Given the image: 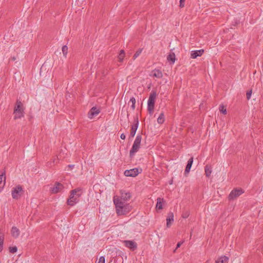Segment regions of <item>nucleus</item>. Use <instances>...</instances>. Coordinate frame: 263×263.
Here are the masks:
<instances>
[{
    "mask_svg": "<svg viewBox=\"0 0 263 263\" xmlns=\"http://www.w3.org/2000/svg\"><path fill=\"white\" fill-rule=\"evenodd\" d=\"M119 54H125V52H124V50H121L120 51V53H119Z\"/></svg>",
    "mask_w": 263,
    "mask_h": 263,
    "instance_id": "79ce46f5",
    "label": "nucleus"
},
{
    "mask_svg": "<svg viewBox=\"0 0 263 263\" xmlns=\"http://www.w3.org/2000/svg\"><path fill=\"white\" fill-rule=\"evenodd\" d=\"M74 165L69 164V165H67V167L68 168V169L71 170L74 167Z\"/></svg>",
    "mask_w": 263,
    "mask_h": 263,
    "instance_id": "58836bf2",
    "label": "nucleus"
},
{
    "mask_svg": "<svg viewBox=\"0 0 263 263\" xmlns=\"http://www.w3.org/2000/svg\"><path fill=\"white\" fill-rule=\"evenodd\" d=\"M193 162V157H191V158H190V159H189V160H188V161H187V164H189L190 165H192Z\"/></svg>",
    "mask_w": 263,
    "mask_h": 263,
    "instance_id": "e433bc0d",
    "label": "nucleus"
},
{
    "mask_svg": "<svg viewBox=\"0 0 263 263\" xmlns=\"http://www.w3.org/2000/svg\"><path fill=\"white\" fill-rule=\"evenodd\" d=\"M100 112L99 109L96 107H93L91 108L88 113V117L90 119H92L94 116L98 115Z\"/></svg>",
    "mask_w": 263,
    "mask_h": 263,
    "instance_id": "f8f14e48",
    "label": "nucleus"
},
{
    "mask_svg": "<svg viewBox=\"0 0 263 263\" xmlns=\"http://www.w3.org/2000/svg\"><path fill=\"white\" fill-rule=\"evenodd\" d=\"M5 171H4V172H3L1 174H0V189L3 188L4 186L5 185Z\"/></svg>",
    "mask_w": 263,
    "mask_h": 263,
    "instance_id": "2eb2a0df",
    "label": "nucleus"
},
{
    "mask_svg": "<svg viewBox=\"0 0 263 263\" xmlns=\"http://www.w3.org/2000/svg\"><path fill=\"white\" fill-rule=\"evenodd\" d=\"M143 48H140L135 52L133 56L134 60H135L139 56Z\"/></svg>",
    "mask_w": 263,
    "mask_h": 263,
    "instance_id": "393cba45",
    "label": "nucleus"
},
{
    "mask_svg": "<svg viewBox=\"0 0 263 263\" xmlns=\"http://www.w3.org/2000/svg\"><path fill=\"white\" fill-rule=\"evenodd\" d=\"M204 51L203 49L192 51L191 53V57L192 59H196L197 57L201 56L204 53Z\"/></svg>",
    "mask_w": 263,
    "mask_h": 263,
    "instance_id": "ddd939ff",
    "label": "nucleus"
},
{
    "mask_svg": "<svg viewBox=\"0 0 263 263\" xmlns=\"http://www.w3.org/2000/svg\"><path fill=\"white\" fill-rule=\"evenodd\" d=\"M130 102L132 103L131 108L132 110H134L135 109L136 99L134 97H132L130 99L128 104Z\"/></svg>",
    "mask_w": 263,
    "mask_h": 263,
    "instance_id": "b1692460",
    "label": "nucleus"
},
{
    "mask_svg": "<svg viewBox=\"0 0 263 263\" xmlns=\"http://www.w3.org/2000/svg\"><path fill=\"white\" fill-rule=\"evenodd\" d=\"M79 201V199L77 197L73 198L72 197H69L67 201V203L70 206L74 205Z\"/></svg>",
    "mask_w": 263,
    "mask_h": 263,
    "instance_id": "f3484780",
    "label": "nucleus"
},
{
    "mask_svg": "<svg viewBox=\"0 0 263 263\" xmlns=\"http://www.w3.org/2000/svg\"><path fill=\"white\" fill-rule=\"evenodd\" d=\"M139 126V119L137 115L134 117V124L131 127L130 136L131 137H134L135 136L136 131Z\"/></svg>",
    "mask_w": 263,
    "mask_h": 263,
    "instance_id": "6e6552de",
    "label": "nucleus"
},
{
    "mask_svg": "<svg viewBox=\"0 0 263 263\" xmlns=\"http://www.w3.org/2000/svg\"><path fill=\"white\" fill-rule=\"evenodd\" d=\"M80 191L81 190L79 189H76L75 190H72L71 191L70 197H72L73 198L76 197L74 195H76L78 192H80Z\"/></svg>",
    "mask_w": 263,
    "mask_h": 263,
    "instance_id": "bb28decb",
    "label": "nucleus"
},
{
    "mask_svg": "<svg viewBox=\"0 0 263 263\" xmlns=\"http://www.w3.org/2000/svg\"><path fill=\"white\" fill-rule=\"evenodd\" d=\"M165 201L163 198H158L156 208L158 210H162Z\"/></svg>",
    "mask_w": 263,
    "mask_h": 263,
    "instance_id": "4468645a",
    "label": "nucleus"
},
{
    "mask_svg": "<svg viewBox=\"0 0 263 263\" xmlns=\"http://www.w3.org/2000/svg\"><path fill=\"white\" fill-rule=\"evenodd\" d=\"M116 206V213L118 215H125L132 209V206L129 203L121 201V199H113Z\"/></svg>",
    "mask_w": 263,
    "mask_h": 263,
    "instance_id": "f257e3e1",
    "label": "nucleus"
},
{
    "mask_svg": "<svg viewBox=\"0 0 263 263\" xmlns=\"http://www.w3.org/2000/svg\"><path fill=\"white\" fill-rule=\"evenodd\" d=\"M152 74L154 77L157 78H161L163 76L161 70L158 69H155L152 71Z\"/></svg>",
    "mask_w": 263,
    "mask_h": 263,
    "instance_id": "a211bd4d",
    "label": "nucleus"
},
{
    "mask_svg": "<svg viewBox=\"0 0 263 263\" xmlns=\"http://www.w3.org/2000/svg\"><path fill=\"white\" fill-rule=\"evenodd\" d=\"M205 174L206 177L210 176L212 173V167L210 165H206L204 167Z\"/></svg>",
    "mask_w": 263,
    "mask_h": 263,
    "instance_id": "aec40b11",
    "label": "nucleus"
},
{
    "mask_svg": "<svg viewBox=\"0 0 263 263\" xmlns=\"http://www.w3.org/2000/svg\"><path fill=\"white\" fill-rule=\"evenodd\" d=\"M98 263H105V257L104 256H101Z\"/></svg>",
    "mask_w": 263,
    "mask_h": 263,
    "instance_id": "f704fd0d",
    "label": "nucleus"
},
{
    "mask_svg": "<svg viewBox=\"0 0 263 263\" xmlns=\"http://www.w3.org/2000/svg\"><path fill=\"white\" fill-rule=\"evenodd\" d=\"M16 57H12V58H11V60H12V61H15V60H16Z\"/></svg>",
    "mask_w": 263,
    "mask_h": 263,
    "instance_id": "37998d69",
    "label": "nucleus"
},
{
    "mask_svg": "<svg viewBox=\"0 0 263 263\" xmlns=\"http://www.w3.org/2000/svg\"><path fill=\"white\" fill-rule=\"evenodd\" d=\"M20 234V231H12V236L15 238H18Z\"/></svg>",
    "mask_w": 263,
    "mask_h": 263,
    "instance_id": "7c9ffc66",
    "label": "nucleus"
},
{
    "mask_svg": "<svg viewBox=\"0 0 263 263\" xmlns=\"http://www.w3.org/2000/svg\"><path fill=\"white\" fill-rule=\"evenodd\" d=\"M140 172H139V170L137 168H134L133 169H130L129 170L125 171L124 174L125 176L127 177H136L137 176Z\"/></svg>",
    "mask_w": 263,
    "mask_h": 263,
    "instance_id": "9d476101",
    "label": "nucleus"
},
{
    "mask_svg": "<svg viewBox=\"0 0 263 263\" xmlns=\"http://www.w3.org/2000/svg\"><path fill=\"white\" fill-rule=\"evenodd\" d=\"M11 230H18L16 227H13Z\"/></svg>",
    "mask_w": 263,
    "mask_h": 263,
    "instance_id": "c03bdc74",
    "label": "nucleus"
},
{
    "mask_svg": "<svg viewBox=\"0 0 263 263\" xmlns=\"http://www.w3.org/2000/svg\"><path fill=\"white\" fill-rule=\"evenodd\" d=\"M219 110L223 114L226 115L227 114V109L224 108L223 106L220 105L219 107Z\"/></svg>",
    "mask_w": 263,
    "mask_h": 263,
    "instance_id": "2f4dec72",
    "label": "nucleus"
},
{
    "mask_svg": "<svg viewBox=\"0 0 263 263\" xmlns=\"http://www.w3.org/2000/svg\"><path fill=\"white\" fill-rule=\"evenodd\" d=\"M62 52L64 56L66 57L68 53V47L66 45L62 47Z\"/></svg>",
    "mask_w": 263,
    "mask_h": 263,
    "instance_id": "a878e982",
    "label": "nucleus"
},
{
    "mask_svg": "<svg viewBox=\"0 0 263 263\" xmlns=\"http://www.w3.org/2000/svg\"><path fill=\"white\" fill-rule=\"evenodd\" d=\"M167 60L168 61H171L172 63H174L175 61V54L174 53L169 54L167 57Z\"/></svg>",
    "mask_w": 263,
    "mask_h": 263,
    "instance_id": "5701e85b",
    "label": "nucleus"
},
{
    "mask_svg": "<svg viewBox=\"0 0 263 263\" xmlns=\"http://www.w3.org/2000/svg\"><path fill=\"white\" fill-rule=\"evenodd\" d=\"M190 215V213L189 211H184L182 212V217L183 218H187L189 217Z\"/></svg>",
    "mask_w": 263,
    "mask_h": 263,
    "instance_id": "cd10ccee",
    "label": "nucleus"
},
{
    "mask_svg": "<svg viewBox=\"0 0 263 263\" xmlns=\"http://www.w3.org/2000/svg\"><path fill=\"white\" fill-rule=\"evenodd\" d=\"M24 235H25V238H26L29 236V234H28V233H24L21 235V237L22 238Z\"/></svg>",
    "mask_w": 263,
    "mask_h": 263,
    "instance_id": "a19ab883",
    "label": "nucleus"
},
{
    "mask_svg": "<svg viewBox=\"0 0 263 263\" xmlns=\"http://www.w3.org/2000/svg\"><path fill=\"white\" fill-rule=\"evenodd\" d=\"M64 188L62 184L59 182L55 183L54 186L51 189V191L52 193L57 194L61 192Z\"/></svg>",
    "mask_w": 263,
    "mask_h": 263,
    "instance_id": "9b49d317",
    "label": "nucleus"
},
{
    "mask_svg": "<svg viewBox=\"0 0 263 263\" xmlns=\"http://www.w3.org/2000/svg\"><path fill=\"white\" fill-rule=\"evenodd\" d=\"M132 197V195L129 192H126L125 191H121L120 197H114V199H121V201L124 202L125 203L128 201Z\"/></svg>",
    "mask_w": 263,
    "mask_h": 263,
    "instance_id": "423d86ee",
    "label": "nucleus"
},
{
    "mask_svg": "<svg viewBox=\"0 0 263 263\" xmlns=\"http://www.w3.org/2000/svg\"><path fill=\"white\" fill-rule=\"evenodd\" d=\"M4 241V234L0 231V252H1L3 249V244Z\"/></svg>",
    "mask_w": 263,
    "mask_h": 263,
    "instance_id": "412c9836",
    "label": "nucleus"
},
{
    "mask_svg": "<svg viewBox=\"0 0 263 263\" xmlns=\"http://www.w3.org/2000/svg\"><path fill=\"white\" fill-rule=\"evenodd\" d=\"M172 182H173V180H172L171 181H170V183L171 184H172Z\"/></svg>",
    "mask_w": 263,
    "mask_h": 263,
    "instance_id": "a18cd8bd",
    "label": "nucleus"
},
{
    "mask_svg": "<svg viewBox=\"0 0 263 263\" xmlns=\"http://www.w3.org/2000/svg\"><path fill=\"white\" fill-rule=\"evenodd\" d=\"M124 56H125V54H119V55H118V58H119V61L120 62H122L124 59Z\"/></svg>",
    "mask_w": 263,
    "mask_h": 263,
    "instance_id": "72a5a7b5",
    "label": "nucleus"
},
{
    "mask_svg": "<svg viewBox=\"0 0 263 263\" xmlns=\"http://www.w3.org/2000/svg\"><path fill=\"white\" fill-rule=\"evenodd\" d=\"M174 221V214L173 212H170L168 214L167 218H166V226L168 228L171 224L172 222Z\"/></svg>",
    "mask_w": 263,
    "mask_h": 263,
    "instance_id": "dca6fc26",
    "label": "nucleus"
},
{
    "mask_svg": "<svg viewBox=\"0 0 263 263\" xmlns=\"http://www.w3.org/2000/svg\"><path fill=\"white\" fill-rule=\"evenodd\" d=\"M184 1L185 0H180V5L179 6L181 8H183L184 7Z\"/></svg>",
    "mask_w": 263,
    "mask_h": 263,
    "instance_id": "c9c22d12",
    "label": "nucleus"
},
{
    "mask_svg": "<svg viewBox=\"0 0 263 263\" xmlns=\"http://www.w3.org/2000/svg\"><path fill=\"white\" fill-rule=\"evenodd\" d=\"M156 96V91L155 90L152 91L147 102V110L150 115L153 114L154 112Z\"/></svg>",
    "mask_w": 263,
    "mask_h": 263,
    "instance_id": "7ed1b4c3",
    "label": "nucleus"
},
{
    "mask_svg": "<svg viewBox=\"0 0 263 263\" xmlns=\"http://www.w3.org/2000/svg\"><path fill=\"white\" fill-rule=\"evenodd\" d=\"M142 140V136L138 135L134 142L132 147L129 152V156L132 157L134 154L137 152L140 148L141 142Z\"/></svg>",
    "mask_w": 263,
    "mask_h": 263,
    "instance_id": "20e7f679",
    "label": "nucleus"
},
{
    "mask_svg": "<svg viewBox=\"0 0 263 263\" xmlns=\"http://www.w3.org/2000/svg\"><path fill=\"white\" fill-rule=\"evenodd\" d=\"M9 252L11 253H15L17 250V248L16 246H14V247H10L9 248Z\"/></svg>",
    "mask_w": 263,
    "mask_h": 263,
    "instance_id": "c756f323",
    "label": "nucleus"
},
{
    "mask_svg": "<svg viewBox=\"0 0 263 263\" xmlns=\"http://www.w3.org/2000/svg\"><path fill=\"white\" fill-rule=\"evenodd\" d=\"M183 241L182 242L180 241V242H178L177 244V246H176V249H177L178 248H179L181 246V245L183 243Z\"/></svg>",
    "mask_w": 263,
    "mask_h": 263,
    "instance_id": "4c0bfd02",
    "label": "nucleus"
},
{
    "mask_svg": "<svg viewBox=\"0 0 263 263\" xmlns=\"http://www.w3.org/2000/svg\"><path fill=\"white\" fill-rule=\"evenodd\" d=\"M14 119H20L24 116V107L23 103L19 100L16 101L13 111Z\"/></svg>",
    "mask_w": 263,
    "mask_h": 263,
    "instance_id": "f03ea898",
    "label": "nucleus"
},
{
    "mask_svg": "<svg viewBox=\"0 0 263 263\" xmlns=\"http://www.w3.org/2000/svg\"><path fill=\"white\" fill-rule=\"evenodd\" d=\"M244 193V190L241 188H235L232 190L229 195L228 199L229 200H233Z\"/></svg>",
    "mask_w": 263,
    "mask_h": 263,
    "instance_id": "39448f33",
    "label": "nucleus"
},
{
    "mask_svg": "<svg viewBox=\"0 0 263 263\" xmlns=\"http://www.w3.org/2000/svg\"><path fill=\"white\" fill-rule=\"evenodd\" d=\"M252 93V90H250L249 91H248L246 93V97L247 100H249L251 98V95Z\"/></svg>",
    "mask_w": 263,
    "mask_h": 263,
    "instance_id": "473e14b6",
    "label": "nucleus"
},
{
    "mask_svg": "<svg viewBox=\"0 0 263 263\" xmlns=\"http://www.w3.org/2000/svg\"><path fill=\"white\" fill-rule=\"evenodd\" d=\"M164 114L162 112H161L157 119V122L159 124H162L164 122Z\"/></svg>",
    "mask_w": 263,
    "mask_h": 263,
    "instance_id": "4be33fe9",
    "label": "nucleus"
},
{
    "mask_svg": "<svg viewBox=\"0 0 263 263\" xmlns=\"http://www.w3.org/2000/svg\"><path fill=\"white\" fill-rule=\"evenodd\" d=\"M77 195H78V197H80L81 194H77Z\"/></svg>",
    "mask_w": 263,
    "mask_h": 263,
    "instance_id": "49530a36",
    "label": "nucleus"
},
{
    "mask_svg": "<svg viewBox=\"0 0 263 263\" xmlns=\"http://www.w3.org/2000/svg\"><path fill=\"white\" fill-rule=\"evenodd\" d=\"M123 242L126 247L133 251L137 249V244L133 240H124Z\"/></svg>",
    "mask_w": 263,
    "mask_h": 263,
    "instance_id": "1a4fd4ad",
    "label": "nucleus"
},
{
    "mask_svg": "<svg viewBox=\"0 0 263 263\" xmlns=\"http://www.w3.org/2000/svg\"><path fill=\"white\" fill-rule=\"evenodd\" d=\"M229 258L226 256H221L216 261V263H228Z\"/></svg>",
    "mask_w": 263,
    "mask_h": 263,
    "instance_id": "6ab92c4d",
    "label": "nucleus"
},
{
    "mask_svg": "<svg viewBox=\"0 0 263 263\" xmlns=\"http://www.w3.org/2000/svg\"><path fill=\"white\" fill-rule=\"evenodd\" d=\"M191 166H192L191 165H190L189 164L187 163V165L186 166L185 171H184V174L185 176L190 172V171L191 170Z\"/></svg>",
    "mask_w": 263,
    "mask_h": 263,
    "instance_id": "c85d7f7f",
    "label": "nucleus"
},
{
    "mask_svg": "<svg viewBox=\"0 0 263 263\" xmlns=\"http://www.w3.org/2000/svg\"><path fill=\"white\" fill-rule=\"evenodd\" d=\"M120 138L121 139L124 140L126 138L125 135L124 134H122L120 136Z\"/></svg>",
    "mask_w": 263,
    "mask_h": 263,
    "instance_id": "ea45409f",
    "label": "nucleus"
},
{
    "mask_svg": "<svg viewBox=\"0 0 263 263\" xmlns=\"http://www.w3.org/2000/svg\"><path fill=\"white\" fill-rule=\"evenodd\" d=\"M23 192L22 187L20 185H17L12 190L11 194L13 199H18L21 196V193Z\"/></svg>",
    "mask_w": 263,
    "mask_h": 263,
    "instance_id": "0eeeda50",
    "label": "nucleus"
}]
</instances>
